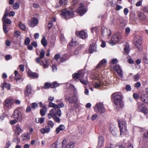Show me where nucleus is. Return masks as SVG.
Returning <instances> with one entry per match:
<instances>
[{
    "label": "nucleus",
    "instance_id": "nucleus-39",
    "mask_svg": "<svg viewBox=\"0 0 148 148\" xmlns=\"http://www.w3.org/2000/svg\"><path fill=\"white\" fill-rule=\"evenodd\" d=\"M140 77V75L138 73L136 75H134V80L135 81H137L139 80Z\"/></svg>",
    "mask_w": 148,
    "mask_h": 148
},
{
    "label": "nucleus",
    "instance_id": "nucleus-2",
    "mask_svg": "<svg viewBox=\"0 0 148 148\" xmlns=\"http://www.w3.org/2000/svg\"><path fill=\"white\" fill-rule=\"evenodd\" d=\"M61 15L62 16H64L66 20L73 17L74 15V12L72 10L69 11L64 9L61 10Z\"/></svg>",
    "mask_w": 148,
    "mask_h": 148
},
{
    "label": "nucleus",
    "instance_id": "nucleus-28",
    "mask_svg": "<svg viewBox=\"0 0 148 148\" xmlns=\"http://www.w3.org/2000/svg\"><path fill=\"white\" fill-rule=\"evenodd\" d=\"M14 73L15 75L14 78L15 80H18L21 78V76L18 73L17 71L16 70L15 71Z\"/></svg>",
    "mask_w": 148,
    "mask_h": 148
},
{
    "label": "nucleus",
    "instance_id": "nucleus-36",
    "mask_svg": "<svg viewBox=\"0 0 148 148\" xmlns=\"http://www.w3.org/2000/svg\"><path fill=\"white\" fill-rule=\"evenodd\" d=\"M41 43L44 46L46 47L47 45V41L44 37H43L41 40Z\"/></svg>",
    "mask_w": 148,
    "mask_h": 148
},
{
    "label": "nucleus",
    "instance_id": "nucleus-43",
    "mask_svg": "<svg viewBox=\"0 0 148 148\" xmlns=\"http://www.w3.org/2000/svg\"><path fill=\"white\" fill-rule=\"evenodd\" d=\"M47 124L48 125L47 126H49V127H51V128H52L54 125V123L53 122L50 121H49L47 122Z\"/></svg>",
    "mask_w": 148,
    "mask_h": 148
},
{
    "label": "nucleus",
    "instance_id": "nucleus-26",
    "mask_svg": "<svg viewBox=\"0 0 148 148\" xmlns=\"http://www.w3.org/2000/svg\"><path fill=\"white\" fill-rule=\"evenodd\" d=\"M64 144V148H73L74 146V143L72 142H70L66 145H65Z\"/></svg>",
    "mask_w": 148,
    "mask_h": 148
},
{
    "label": "nucleus",
    "instance_id": "nucleus-63",
    "mask_svg": "<svg viewBox=\"0 0 148 148\" xmlns=\"http://www.w3.org/2000/svg\"><path fill=\"white\" fill-rule=\"evenodd\" d=\"M118 105H119L120 107H122L123 106V103L122 101V100L120 101L119 102H118Z\"/></svg>",
    "mask_w": 148,
    "mask_h": 148
},
{
    "label": "nucleus",
    "instance_id": "nucleus-34",
    "mask_svg": "<svg viewBox=\"0 0 148 148\" xmlns=\"http://www.w3.org/2000/svg\"><path fill=\"white\" fill-rule=\"evenodd\" d=\"M22 136L24 137V138L23 139V140H27L30 139V135L28 133L22 134Z\"/></svg>",
    "mask_w": 148,
    "mask_h": 148
},
{
    "label": "nucleus",
    "instance_id": "nucleus-6",
    "mask_svg": "<svg viewBox=\"0 0 148 148\" xmlns=\"http://www.w3.org/2000/svg\"><path fill=\"white\" fill-rule=\"evenodd\" d=\"M59 85V84H58L56 82H54L51 83L46 82L43 87V88L45 89H47L49 88H53L58 86Z\"/></svg>",
    "mask_w": 148,
    "mask_h": 148
},
{
    "label": "nucleus",
    "instance_id": "nucleus-20",
    "mask_svg": "<svg viewBox=\"0 0 148 148\" xmlns=\"http://www.w3.org/2000/svg\"><path fill=\"white\" fill-rule=\"evenodd\" d=\"M110 131L111 133L114 136H116L119 133V131L118 130L115 128H112L110 127Z\"/></svg>",
    "mask_w": 148,
    "mask_h": 148
},
{
    "label": "nucleus",
    "instance_id": "nucleus-8",
    "mask_svg": "<svg viewBox=\"0 0 148 148\" xmlns=\"http://www.w3.org/2000/svg\"><path fill=\"white\" fill-rule=\"evenodd\" d=\"M65 99L66 100L68 101V102L70 103H76L78 101L76 95L75 94L71 97L65 96Z\"/></svg>",
    "mask_w": 148,
    "mask_h": 148
},
{
    "label": "nucleus",
    "instance_id": "nucleus-57",
    "mask_svg": "<svg viewBox=\"0 0 148 148\" xmlns=\"http://www.w3.org/2000/svg\"><path fill=\"white\" fill-rule=\"evenodd\" d=\"M53 22L52 21H50L49 23L48 27L49 29H50L52 26Z\"/></svg>",
    "mask_w": 148,
    "mask_h": 148
},
{
    "label": "nucleus",
    "instance_id": "nucleus-1",
    "mask_svg": "<svg viewBox=\"0 0 148 148\" xmlns=\"http://www.w3.org/2000/svg\"><path fill=\"white\" fill-rule=\"evenodd\" d=\"M118 125L120 132V135L125 134L127 132L126 124L125 121L122 120H118Z\"/></svg>",
    "mask_w": 148,
    "mask_h": 148
},
{
    "label": "nucleus",
    "instance_id": "nucleus-14",
    "mask_svg": "<svg viewBox=\"0 0 148 148\" xmlns=\"http://www.w3.org/2000/svg\"><path fill=\"white\" fill-rule=\"evenodd\" d=\"M118 34H115L112 37L111 40L109 42L112 45H114L118 42L119 40V38L118 36Z\"/></svg>",
    "mask_w": 148,
    "mask_h": 148
},
{
    "label": "nucleus",
    "instance_id": "nucleus-27",
    "mask_svg": "<svg viewBox=\"0 0 148 148\" xmlns=\"http://www.w3.org/2000/svg\"><path fill=\"white\" fill-rule=\"evenodd\" d=\"M65 127L64 126L62 125H60L57 128L56 130V132L57 134H58L59 132L62 130L65 129Z\"/></svg>",
    "mask_w": 148,
    "mask_h": 148
},
{
    "label": "nucleus",
    "instance_id": "nucleus-40",
    "mask_svg": "<svg viewBox=\"0 0 148 148\" xmlns=\"http://www.w3.org/2000/svg\"><path fill=\"white\" fill-rule=\"evenodd\" d=\"M56 106H57L56 107V110L57 109H60V108L64 107V104L62 103H61L58 104H56Z\"/></svg>",
    "mask_w": 148,
    "mask_h": 148
},
{
    "label": "nucleus",
    "instance_id": "nucleus-61",
    "mask_svg": "<svg viewBox=\"0 0 148 148\" xmlns=\"http://www.w3.org/2000/svg\"><path fill=\"white\" fill-rule=\"evenodd\" d=\"M19 67L21 71H24V65L23 64H21L19 66Z\"/></svg>",
    "mask_w": 148,
    "mask_h": 148
},
{
    "label": "nucleus",
    "instance_id": "nucleus-45",
    "mask_svg": "<svg viewBox=\"0 0 148 148\" xmlns=\"http://www.w3.org/2000/svg\"><path fill=\"white\" fill-rule=\"evenodd\" d=\"M56 104L55 103H52L51 101H49V107H53L54 108V109H56Z\"/></svg>",
    "mask_w": 148,
    "mask_h": 148
},
{
    "label": "nucleus",
    "instance_id": "nucleus-42",
    "mask_svg": "<svg viewBox=\"0 0 148 148\" xmlns=\"http://www.w3.org/2000/svg\"><path fill=\"white\" fill-rule=\"evenodd\" d=\"M3 20V23L10 24L11 23V21L9 19L6 18Z\"/></svg>",
    "mask_w": 148,
    "mask_h": 148
},
{
    "label": "nucleus",
    "instance_id": "nucleus-31",
    "mask_svg": "<svg viewBox=\"0 0 148 148\" xmlns=\"http://www.w3.org/2000/svg\"><path fill=\"white\" fill-rule=\"evenodd\" d=\"M68 0H60L59 4L60 5H58V7L64 6L66 5L67 3Z\"/></svg>",
    "mask_w": 148,
    "mask_h": 148
},
{
    "label": "nucleus",
    "instance_id": "nucleus-3",
    "mask_svg": "<svg viewBox=\"0 0 148 148\" xmlns=\"http://www.w3.org/2000/svg\"><path fill=\"white\" fill-rule=\"evenodd\" d=\"M134 42L135 46L140 51L142 50V47L141 45L142 38L138 35H136L134 38Z\"/></svg>",
    "mask_w": 148,
    "mask_h": 148
},
{
    "label": "nucleus",
    "instance_id": "nucleus-18",
    "mask_svg": "<svg viewBox=\"0 0 148 148\" xmlns=\"http://www.w3.org/2000/svg\"><path fill=\"white\" fill-rule=\"evenodd\" d=\"M66 142V140H64L63 141L62 144L56 142L54 143V144L56 146V148H64V144H65Z\"/></svg>",
    "mask_w": 148,
    "mask_h": 148
},
{
    "label": "nucleus",
    "instance_id": "nucleus-49",
    "mask_svg": "<svg viewBox=\"0 0 148 148\" xmlns=\"http://www.w3.org/2000/svg\"><path fill=\"white\" fill-rule=\"evenodd\" d=\"M19 27L22 30H24L25 29V26L24 25L21 23H19Z\"/></svg>",
    "mask_w": 148,
    "mask_h": 148
},
{
    "label": "nucleus",
    "instance_id": "nucleus-62",
    "mask_svg": "<svg viewBox=\"0 0 148 148\" xmlns=\"http://www.w3.org/2000/svg\"><path fill=\"white\" fill-rule=\"evenodd\" d=\"M17 119H15L10 121V123L11 125H14L15 124L17 121Z\"/></svg>",
    "mask_w": 148,
    "mask_h": 148
},
{
    "label": "nucleus",
    "instance_id": "nucleus-25",
    "mask_svg": "<svg viewBox=\"0 0 148 148\" xmlns=\"http://www.w3.org/2000/svg\"><path fill=\"white\" fill-rule=\"evenodd\" d=\"M103 138L102 136H100L99 137L98 146L99 147H102L103 145Z\"/></svg>",
    "mask_w": 148,
    "mask_h": 148
},
{
    "label": "nucleus",
    "instance_id": "nucleus-22",
    "mask_svg": "<svg viewBox=\"0 0 148 148\" xmlns=\"http://www.w3.org/2000/svg\"><path fill=\"white\" fill-rule=\"evenodd\" d=\"M28 74L30 77L33 78H37L38 77V74L35 72H29L28 73Z\"/></svg>",
    "mask_w": 148,
    "mask_h": 148
},
{
    "label": "nucleus",
    "instance_id": "nucleus-32",
    "mask_svg": "<svg viewBox=\"0 0 148 148\" xmlns=\"http://www.w3.org/2000/svg\"><path fill=\"white\" fill-rule=\"evenodd\" d=\"M54 112L55 111L54 110H51L50 111L49 113L48 114V118L50 119L52 117L53 118V116L56 114Z\"/></svg>",
    "mask_w": 148,
    "mask_h": 148
},
{
    "label": "nucleus",
    "instance_id": "nucleus-64",
    "mask_svg": "<svg viewBox=\"0 0 148 148\" xmlns=\"http://www.w3.org/2000/svg\"><path fill=\"white\" fill-rule=\"evenodd\" d=\"M8 15L7 12L6 10L5 11V13L3 17L2 20H3L4 19L6 18L8 16Z\"/></svg>",
    "mask_w": 148,
    "mask_h": 148
},
{
    "label": "nucleus",
    "instance_id": "nucleus-7",
    "mask_svg": "<svg viewBox=\"0 0 148 148\" xmlns=\"http://www.w3.org/2000/svg\"><path fill=\"white\" fill-rule=\"evenodd\" d=\"M112 97L113 98H114L115 100L114 101V102L116 107L115 106V108H117V105L118 104V102L122 100V97L121 95H119L117 93H114L112 95Z\"/></svg>",
    "mask_w": 148,
    "mask_h": 148
},
{
    "label": "nucleus",
    "instance_id": "nucleus-55",
    "mask_svg": "<svg viewBox=\"0 0 148 148\" xmlns=\"http://www.w3.org/2000/svg\"><path fill=\"white\" fill-rule=\"evenodd\" d=\"M45 111V110L43 109H41L40 110V115L42 116H44L45 115V111Z\"/></svg>",
    "mask_w": 148,
    "mask_h": 148
},
{
    "label": "nucleus",
    "instance_id": "nucleus-51",
    "mask_svg": "<svg viewBox=\"0 0 148 148\" xmlns=\"http://www.w3.org/2000/svg\"><path fill=\"white\" fill-rule=\"evenodd\" d=\"M19 6V4L18 3H15L13 5V8L14 9H17Z\"/></svg>",
    "mask_w": 148,
    "mask_h": 148
},
{
    "label": "nucleus",
    "instance_id": "nucleus-30",
    "mask_svg": "<svg viewBox=\"0 0 148 148\" xmlns=\"http://www.w3.org/2000/svg\"><path fill=\"white\" fill-rule=\"evenodd\" d=\"M82 75L81 71H79L77 73H74L72 75V77L73 78L76 79Z\"/></svg>",
    "mask_w": 148,
    "mask_h": 148
},
{
    "label": "nucleus",
    "instance_id": "nucleus-33",
    "mask_svg": "<svg viewBox=\"0 0 148 148\" xmlns=\"http://www.w3.org/2000/svg\"><path fill=\"white\" fill-rule=\"evenodd\" d=\"M40 65H42L43 66L44 68L47 67L49 65L47 63V61L46 60L42 61Z\"/></svg>",
    "mask_w": 148,
    "mask_h": 148
},
{
    "label": "nucleus",
    "instance_id": "nucleus-13",
    "mask_svg": "<svg viewBox=\"0 0 148 148\" xmlns=\"http://www.w3.org/2000/svg\"><path fill=\"white\" fill-rule=\"evenodd\" d=\"M37 15H34V17L32 18L31 20V23L30 24V27H33L38 24V20L37 18Z\"/></svg>",
    "mask_w": 148,
    "mask_h": 148
},
{
    "label": "nucleus",
    "instance_id": "nucleus-5",
    "mask_svg": "<svg viewBox=\"0 0 148 148\" xmlns=\"http://www.w3.org/2000/svg\"><path fill=\"white\" fill-rule=\"evenodd\" d=\"M13 102L14 100L13 99L10 98L6 99L3 103L4 108H9L12 106Z\"/></svg>",
    "mask_w": 148,
    "mask_h": 148
},
{
    "label": "nucleus",
    "instance_id": "nucleus-12",
    "mask_svg": "<svg viewBox=\"0 0 148 148\" xmlns=\"http://www.w3.org/2000/svg\"><path fill=\"white\" fill-rule=\"evenodd\" d=\"M76 34L78 37L82 39H84L86 38L87 36V33L84 31H82L80 32L77 31Z\"/></svg>",
    "mask_w": 148,
    "mask_h": 148
},
{
    "label": "nucleus",
    "instance_id": "nucleus-50",
    "mask_svg": "<svg viewBox=\"0 0 148 148\" xmlns=\"http://www.w3.org/2000/svg\"><path fill=\"white\" fill-rule=\"evenodd\" d=\"M3 29L4 32L5 33H6L8 32V31L7 30V26L4 23H3Z\"/></svg>",
    "mask_w": 148,
    "mask_h": 148
},
{
    "label": "nucleus",
    "instance_id": "nucleus-10",
    "mask_svg": "<svg viewBox=\"0 0 148 148\" xmlns=\"http://www.w3.org/2000/svg\"><path fill=\"white\" fill-rule=\"evenodd\" d=\"M12 116L14 119H16L19 121L22 120V116L21 113L18 110H15Z\"/></svg>",
    "mask_w": 148,
    "mask_h": 148
},
{
    "label": "nucleus",
    "instance_id": "nucleus-29",
    "mask_svg": "<svg viewBox=\"0 0 148 148\" xmlns=\"http://www.w3.org/2000/svg\"><path fill=\"white\" fill-rule=\"evenodd\" d=\"M3 88L2 90H4V87H5L8 89V90H9L10 89V84H8L6 82H4L3 83V85L1 86Z\"/></svg>",
    "mask_w": 148,
    "mask_h": 148
},
{
    "label": "nucleus",
    "instance_id": "nucleus-23",
    "mask_svg": "<svg viewBox=\"0 0 148 148\" xmlns=\"http://www.w3.org/2000/svg\"><path fill=\"white\" fill-rule=\"evenodd\" d=\"M50 130L49 127L46 126L45 128L41 129L40 131L42 134H44L45 133H48L50 131Z\"/></svg>",
    "mask_w": 148,
    "mask_h": 148
},
{
    "label": "nucleus",
    "instance_id": "nucleus-41",
    "mask_svg": "<svg viewBox=\"0 0 148 148\" xmlns=\"http://www.w3.org/2000/svg\"><path fill=\"white\" fill-rule=\"evenodd\" d=\"M30 42V40L29 37H27L25 39L24 41L25 44L26 45H28Z\"/></svg>",
    "mask_w": 148,
    "mask_h": 148
},
{
    "label": "nucleus",
    "instance_id": "nucleus-46",
    "mask_svg": "<svg viewBox=\"0 0 148 148\" xmlns=\"http://www.w3.org/2000/svg\"><path fill=\"white\" fill-rule=\"evenodd\" d=\"M53 119L56 122L58 123L60 122V119L56 115V114L53 116Z\"/></svg>",
    "mask_w": 148,
    "mask_h": 148
},
{
    "label": "nucleus",
    "instance_id": "nucleus-52",
    "mask_svg": "<svg viewBox=\"0 0 148 148\" xmlns=\"http://www.w3.org/2000/svg\"><path fill=\"white\" fill-rule=\"evenodd\" d=\"M95 87L96 88H100L101 86V84H98L97 82H95L94 85Z\"/></svg>",
    "mask_w": 148,
    "mask_h": 148
},
{
    "label": "nucleus",
    "instance_id": "nucleus-21",
    "mask_svg": "<svg viewBox=\"0 0 148 148\" xmlns=\"http://www.w3.org/2000/svg\"><path fill=\"white\" fill-rule=\"evenodd\" d=\"M22 132V130L21 129L19 125H16L15 130V134L18 135L20 133H21Z\"/></svg>",
    "mask_w": 148,
    "mask_h": 148
},
{
    "label": "nucleus",
    "instance_id": "nucleus-15",
    "mask_svg": "<svg viewBox=\"0 0 148 148\" xmlns=\"http://www.w3.org/2000/svg\"><path fill=\"white\" fill-rule=\"evenodd\" d=\"M24 93L25 96L29 97L32 93V90L31 86L27 85L26 89L24 90Z\"/></svg>",
    "mask_w": 148,
    "mask_h": 148
},
{
    "label": "nucleus",
    "instance_id": "nucleus-60",
    "mask_svg": "<svg viewBox=\"0 0 148 148\" xmlns=\"http://www.w3.org/2000/svg\"><path fill=\"white\" fill-rule=\"evenodd\" d=\"M125 89L128 91H130L131 90L130 86L129 85H127L125 87Z\"/></svg>",
    "mask_w": 148,
    "mask_h": 148
},
{
    "label": "nucleus",
    "instance_id": "nucleus-9",
    "mask_svg": "<svg viewBox=\"0 0 148 148\" xmlns=\"http://www.w3.org/2000/svg\"><path fill=\"white\" fill-rule=\"evenodd\" d=\"M143 105V103L138 104L137 107V110L138 112L143 113L145 114H147L148 112V110L146 106H144Z\"/></svg>",
    "mask_w": 148,
    "mask_h": 148
},
{
    "label": "nucleus",
    "instance_id": "nucleus-44",
    "mask_svg": "<svg viewBox=\"0 0 148 148\" xmlns=\"http://www.w3.org/2000/svg\"><path fill=\"white\" fill-rule=\"evenodd\" d=\"M143 139L145 140H148V132L144 133L143 136Z\"/></svg>",
    "mask_w": 148,
    "mask_h": 148
},
{
    "label": "nucleus",
    "instance_id": "nucleus-48",
    "mask_svg": "<svg viewBox=\"0 0 148 148\" xmlns=\"http://www.w3.org/2000/svg\"><path fill=\"white\" fill-rule=\"evenodd\" d=\"M20 32L16 31L14 33V36L16 38H18L20 36Z\"/></svg>",
    "mask_w": 148,
    "mask_h": 148
},
{
    "label": "nucleus",
    "instance_id": "nucleus-58",
    "mask_svg": "<svg viewBox=\"0 0 148 148\" xmlns=\"http://www.w3.org/2000/svg\"><path fill=\"white\" fill-rule=\"evenodd\" d=\"M31 106L32 108L34 109L36 108L37 106V104L35 103H32Z\"/></svg>",
    "mask_w": 148,
    "mask_h": 148
},
{
    "label": "nucleus",
    "instance_id": "nucleus-4",
    "mask_svg": "<svg viewBox=\"0 0 148 148\" xmlns=\"http://www.w3.org/2000/svg\"><path fill=\"white\" fill-rule=\"evenodd\" d=\"M95 111L97 112L102 113L106 111V110L104 107L102 103H97L94 107Z\"/></svg>",
    "mask_w": 148,
    "mask_h": 148
},
{
    "label": "nucleus",
    "instance_id": "nucleus-17",
    "mask_svg": "<svg viewBox=\"0 0 148 148\" xmlns=\"http://www.w3.org/2000/svg\"><path fill=\"white\" fill-rule=\"evenodd\" d=\"M96 50L95 43H93L90 45L89 48V53H92Z\"/></svg>",
    "mask_w": 148,
    "mask_h": 148
},
{
    "label": "nucleus",
    "instance_id": "nucleus-54",
    "mask_svg": "<svg viewBox=\"0 0 148 148\" xmlns=\"http://www.w3.org/2000/svg\"><path fill=\"white\" fill-rule=\"evenodd\" d=\"M117 72L118 74H119V75L121 77H122L123 76L122 75V73L123 71L121 70H121H117V71H116Z\"/></svg>",
    "mask_w": 148,
    "mask_h": 148
},
{
    "label": "nucleus",
    "instance_id": "nucleus-56",
    "mask_svg": "<svg viewBox=\"0 0 148 148\" xmlns=\"http://www.w3.org/2000/svg\"><path fill=\"white\" fill-rule=\"evenodd\" d=\"M80 81L81 83L84 84V85H87L88 83L87 81H86L82 79H80Z\"/></svg>",
    "mask_w": 148,
    "mask_h": 148
},
{
    "label": "nucleus",
    "instance_id": "nucleus-47",
    "mask_svg": "<svg viewBox=\"0 0 148 148\" xmlns=\"http://www.w3.org/2000/svg\"><path fill=\"white\" fill-rule=\"evenodd\" d=\"M45 118L43 117L42 118H38V123L42 124L44 122Z\"/></svg>",
    "mask_w": 148,
    "mask_h": 148
},
{
    "label": "nucleus",
    "instance_id": "nucleus-19",
    "mask_svg": "<svg viewBox=\"0 0 148 148\" xmlns=\"http://www.w3.org/2000/svg\"><path fill=\"white\" fill-rule=\"evenodd\" d=\"M142 101L148 104V95H142L140 97Z\"/></svg>",
    "mask_w": 148,
    "mask_h": 148
},
{
    "label": "nucleus",
    "instance_id": "nucleus-35",
    "mask_svg": "<svg viewBox=\"0 0 148 148\" xmlns=\"http://www.w3.org/2000/svg\"><path fill=\"white\" fill-rule=\"evenodd\" d=\"M55 111V114H56V115H57L59 116H60L61 115V111L60 109H57L56 110L55 109H54Z\"/></svg>",
    "mask_w": 148,
    "mask_h": 148
},
{
    "label": "nucleus",
    "instance_id": "nucleus-53",
    "mask_svg": "<svg viewBox=\"0 0 148 148\" xmlns=\"http://www.w3.org/2000/svg\"><path fill=\"white\" fill-rule=\"evenodd\" d=\"M129 47L128 45H126L125 46V47L124 48V51L126 53H128L129 51Z\"/></svg>",
    "mask_w": 148,
    "mask_h": 148
},
{
    "label": "nucleus",
    "instance_id": "nucleus-38",
    "mask_svg": "<svg viewBox=\"0 0 148 148\" xmlns=\"http://www.w3.org/2000/svg\"><path fill=\"white\" fill-rule=\"evenodd\" d=\"M45 52L43 49L41 50V51L39 56V57L42 59L45 56Z\"/></svg>",
    "mask_w": 148,
    "mask_h": 148
},
{
    "label": "nucleus",
    "instance_id": "nucleus-16",
    "mask_svg": "<svg viewBox=\"0 0 148 148\" xmlns=\"http://www.w3.org/2000/svg\"><path fill=\"white\" fill-rule=\"evenodd\" d=\"M86 10L84 6L82 4H81L78 9V12L80 14L81 16L84 14L86 12Z\"/></svg>",
    "mask_w": 148,
    "mask_h": 148
},
{
    "label": "nucleus",
    "instance_id": "nucleus-59",
    "mask_svg": "<svg viewBox=\"0 0 148 148\" xmlns=\"http://www.w3.org/2000/svg\"><path fill=\"white\" fill-rule=\"evenodd\" d=\"M97 114H95L91 116V119L92 121H94L97 118Z\"/></svg>",
    "mask_w": 148,
    "mask_h": 148
},
{
    "label": "nucleus",
    "instance_id": "nucleus-24",
    "mask_svg": "<svg viewBox=\"0 0 148 148\" xmlns=\"http://www.w3.org/2000/svg\"><path fill=\"white\" fill-rule=\"evenodd\" d=\"M138 16L139 17L140 20L141 21H144L146 18V16L144 13H140L138 14Z\"/></svg>",
    "mask_w": 148,
    "mask_h": 148
},
{
    "label": "nucleus",
    "instance_id": "nucleus-11",
    "mask_svg": "<svg viewBox=\"0 0 148 148\" xmlns=\"http://www.w3.org/2000/svg\"><path fill=\"white\" fill-rule=\"evenodd\" d=\"M111 33V31L110 29L108 30L104 26L101 27V33L102 36H104L105 35L109 36L110 35Z\"/></svg>",
    "mask_w": 148,
    "mask_h": 148
},
{
    "label": "nucleus",
    "instance_id": "nucleus-37",
    "mask_svg": "<svg viewBox=\"0 0 148 148\" xmlns=\"http://www.w3.org/2000/svg\"><path fill=\"white\" fill-rule=\"evenodd\" d=\"M106 62V60L105 59H103L101 61L99 62L98 65L97 66V68H98L100 67L101 65L103 64Z\"/></svg>",
    "mask_w": 148,
    "mask_h": 148
}]
</instances>
